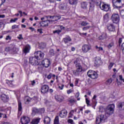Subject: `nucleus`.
I'll use <instances>...</instances> for the list:
<instances>
[{"label": "nucleus", "mask_w": 124, "mask_h": 124, "mask_svg": "<svg viewBox=\"0 0 124 124\" xmlns=\"http://www.w3.org/2000/svg\"><path fill=\"white\" fill-rule=\"evenodd\" d=\"M43 58H44V53L41 52L40 51H36L34 53V57H31L29 58L30 62H51V61L48 59L43 60Z\"/></svg>", "instance_id": "obj_1"}, {"label": "nucleus", "mask_w": 124, "mask_h": 124, "mask_svg": "<svg viewBox=\"0 0 124 124\" xmlns=\"http://www.w3.org/2000/svg\"><path fill=\"white\" fill-rule=\"evenodd\" d=\"M114 109H115V105L110 104L107 107L106 109L102 106L99 107V112L102 113L105 111V116L110 117L114 113Z\"/></svg>", "instance_id": "obj_2"}, {"label": "nucleus", "mask_w": 124, "mask_h": 124, "mask_svg": "<svg viewBox=\"0 0 124 124\" xmlns=\"http://www.w3.org/2000/svg\"><path fill=\"white\" fill-rule=\"evenodd\" d=\"M91 1L95 3L97 6H99L100 8L104 11H109V9H110V6L106 4L103 3L101 7V0H91Z\"/></svg>", "instance_id": "obj_3"}, {"label": "nucleus", "mask_w": 124, "mask_h": 124, "mask_svg": "<svg viewBox=\"0 0 124 124\" xmlns=\"http://www.w3.org/2000/svg\"><path fill=\"white\" fill-rule=\"evenodd\" d=\"M75 65L77 67V70L74 72L75 75H80V74H82V73H84V72L86 71V69L83 68V67H82V65H81V63L79 62H77L76 63Z\"/></svg>", "instance_id": "obj_4"}, {"label": "nucleus", "mask_w": 124, "mask_h": 124, "mask_svg": "<svg viewBox=\"0 0 124 124\" xmlns=\"http://www.w3.org/2000/svg\"><path fill=\"white\" fill-rule=\"evenodd\" d=\"M124 4V0H112V5L114 8H120Z\"/></svg>", "instance_id": "obj_5"}, {"label": "nucleus", "mask_w": 124, "mask_h": 124, "mask_svg": "<svg viewBox=\"0 0 124 124\" xmlns=\"http://www.w3.org/2000/svg\"><path fill=\"white\" fill-rule=\"evenodd\" d=\"M111 19L114 24H118L120 22V16L118 14H113L111 16Z\"/></svg>", "instance_id": "obj_6"}, {"label": "nucleus", "mask_w": 124, "mask_h": 124, "mask_svg": "<svg viewBox=\"0 0 124 124\" xmlns=\"http://www.w3.org/2000/svg\"><path fill=\"white\" fill-rule=\"evenodd\" d=\"M88 77L92 78V79H96L97 78V73L93 71L89 70L87 72Z\"/></svg>", "instance_id": "obj_7"}, {"label": "nucleus", "mask_w": 124, "mask_h": 124, "mask_svg": "<svg viewBox=\"0 0 124 124\" xmlns=\"http://www.w3.org/2000/svg\"><path fill=\"white\" fill-rule=\"evenodd\" d=\"M92 48V46L89 45H83L82 46V51L83 53H88Z\"/></svg>", "instance_id": "obj_8"}, {"label": "nucleus", "mask_w": 124, "mask_h": 124, "mask_svg": "<svg viewBox=\"0 0 124 124\" xmlns=\"http://www.w3.org/2000/svg\"><path fill=\"white\" fill-rule=\"evenodd\" d=\"M103 121H104V115L100 114L99 116H97L96 119V124H99L102 123Z\"/></svg>", "instance_id": "obj_9"}, {"label": "nucleus", "mask_w": 124, "mask_h": 124, "mask_svg": "<svg viewBox=\"0 0 124 124\" xmlns=\"http://www.w3.org/2000/svg\"><path fill=\"white\" fill-rule=\"evenodd\" d=\"M21 123L22 124H28L30 123V118L28 116H23L21 118Z\"/></svg>", "instance_id": "obj_10"}, {"label": "nucleus", "mask_w": 124, "mask_h": 124, "mask_svg": "<svg viewBox=\"0 0 124 124\" xmlns=\"http://www.w3.org/2000/svg\"><path fill=\"white\" fill-rule=\"evenodd\" d=\"M55 98L58 102H62V101L64 99V97L61 95H56Z\"/></svg>", "instance_id": "obj_11"}, {"label": "nucleus", "mask_w": 124, "mask_h": 124, "mask_svg": "<svg viewBox=\"0 0 124 124\" xmlns=\"http://www.w3.org/2000/svg\"><path fill=\"white\" fill-rule=\"evenodd\" d=\"M49 91V86L45 85L41 87V93H46Z\"/></svg>", "instance_id": "obj_12"}, {"label": "nucleus", "mask_w": 124, "mask_h": 124, "mask_svg": "<svg viewBox=\"0 0 124 124\" xmlns=\"http://www.w3.org/2000/svg\"><path fill=\"white\" fill-rule=\"evenodd\" d=\"M59 116L61 118H65L67 116V111L63 110L60 113Z\"/></svg>", "instance_id": "obj_13"}, {"label": "nucleus", "mask_w": 124, "mask_h": 124, "mask_svg": "<svg viewBox=\"0 0 124 124\" xmlns=\"http://www.w3.org/2000/svg\"><path fill=\"white\" fill-rule=\"evenodd\" d=\"M0 96L1 100L4 102H7L8 101V96L5 94H2Z\"/></svg>", "instance_id": "obj_14"}, {"label": "nucleus", "mask_w": 124, "mask_h": 124, "mask_svg": "<svg viewBox=\"0 0 124 124\" xmlns=\"http://www.w3.org/2000/svg\"><path fill=\"white\" fill-rule=\"evenodd\" d=\"M41 27H48L49 24H50V20H46L41 22Z\"/></svg>", "instance_id": "obj_15"}, {"label": "nucleus", "mask_w": 124, "mask_h": 124, "mask_svg": "<svg viewBox=\"0 0 124 124\" xmlns=\"http://www.w3.org/2000/svg\"><path fill=\"white\" fill-rule=\"evenodd\" d=\"M72 41V39L69 36H66V37L64 38L63 39V41L64 42V43H68V42H70Z\"/></svg>", "instance_id": "obj_16"}, {"label": "nucleus", "mask_w": 124, "mask_h": 124, "mask_svg": "<svg viewBox=\"0 0 124 124\" xmlns=\"http://www.w3.org/2000/svg\"><path fill=\"white\" fill-rule=\"evenodd\" d=\"M30 49H31V46L28 45L26 46L25 48L23 49V52L25 54H27V53H30Z\"/></svg>", "instance_id": "obj_17"}, {"label": "nucleus", "mask_w": 124, "mask_h": 124, "mask_svg": "<svg viewBox=\"0 0 124 124\" xmlns=\"http://www.w3.org/2000/svg\"><path fill=\"white\" fill-rule=\"evenodd\" d=\"M108 30L109 31H115V26L113 24H109L108 26Z\"/></svg>", "instance_id": "obj_18"}, {"label": "nucleus", "mask_w": 124, "mask_h": 124, "mask_svg": "<svg viewBox=\"0 0 124 124\" xmlns=\"http://www.w3.org/2000/svg\"><path fill=\"white\" fill-rule=\"evenodd\" d=\"M106 37H107V34L106 33H103L102 35L99 36L98 39L99 40H103V39H106Z\"/></svg>", "instance_id": "obj_19"}, {"label": "nucleus", "mask_w": 124, "mask_h": 124, "mask_svg": "<svg viewBox=\"0 0 124 124\" xmlns=\"http://www.w3.org/2000/svg\"><path fill=\"white\" fill-rule=\"evenodd\" d=\"M68 102L71 104H74L76 102V100L74 98H72V96H71L70 98H69L67 99Z\"/></svg>", "instance_id": "obj_20"}, {"label": "nucleus", "mask_w": 124, "mask_h": 124, "mask_svg": "<svg viewBox=\"0 0 124 124\" xmlns=\"http://www.w3.org/2000/svg\"><path fill=\"white\" fill-rule=\"evenodd\" d=\"M44 122L45 124H50L51 122V119L48 117H46L44 120Z\"/></svg>", "instance_id": "obj_21"}, {"label": "nucleus", "mask_w": 124, "mask_h": 124, "mask_svg": "<svg viewBox=\"0 0 124 124\" xmlns=\"http://www.w3.org/2000/svg\"><path fill=\"white\" fill-rule=\"evenodd\" d=\"M18 112H22V110H23V107L22 106V103L20 101H18Z\"/></svg>", "instance_id": "obj_22"}, {"label": "nucleus", "mask_w": 124, "mask_h": 124, "mask_svg": "<svg viewBox=\"0 0 124 124\" xmlns=\"http://www.w3.org/2000/svg\"><path fill=\"white\" fill-rule=\"evenodd\" d=\"M43 65V66H45V67H49V66L50 65V63H47V62H46V63H43V62H41V63H37V65Z\"/></svg>", "instance_id": "obj_23"}, {"label": "nucleus", "mask_w": 124, "mask_h": 124, "mask_svg": "<svg viewBox=\"0 0 124 124\" xmlns=\"http://www.w3.org/2000/svg\"><path fill=\"white\" fill-rule=\"evenodd\" d=\"M118 108L120 110H124V102L119 103L118 105Z\"/></svg>", "instance_id": "obj_24"}, {"label": "nucleus", "mask_w": 124, "mask_h": 124, "mask_svg": "<svg viewBox=\"0 0 124 124\" xmlns=\"http://www.w3.org/2000/svg\"><path fill=\"white\" fill-rule=\"evenodd\" d=\"M40 121V118H38L33 119L31 122L32 124H38Z\"/></svg>", "instance_id": "obj_25"}, {"label": "nucleus", "mask_w": 124, "mask_h": 124, "mask_svg": "<svg viewBox=\"0 0 124 124\" xmlns=\"http://www.w3.org/2000/svg\"><path fill=\"white\" fill-rule=\"evenodd\" d=\"M87 5H88V4H87V2L86 1H83L81 3V7L83 9L87 8Z\"/></svg>", "instance_id": "obj_26"}, {"label": "nucleus", "mask_w": 124, "mask_h": 124, "mask_svg": "<svg viewBox=\"0 0 124 124\" xmlns=\"http://www.w3.org/2000/svg\"><path fill=\"white\" fill-rule=\"evenodd\" d=\"M39 47L40 49H44L46 47V44L44 43H41L39 44Z\"/></svg>", "instance_id": "obj_27"}, {"label": "nucleus", "mask_w": 124, "mask_h": 124, "mask_svg": "<svg viewBox=\"0 0 124 124\" xmlns=\"http://www.w3.org/2000/svg\"><path fill=\"white\" fill-rule=\"evenodd\" d=\"M32 114H36L39 113V109L36 108H32Z\"/></svg>", "instance_id": "obj_28"}, {"label": "nucleus", "mask_w": 124, "mask_h": 124, "mask_svg": "<svg viewBox=\"0 0 124 124\" xmlns=\"http://www.w3.org/2000/svg\"><path fill=\"white\" fill-rule=\"evenodd\" d=\"M69 2L70 4L74 5L75 4H77L78 1L77 0H69Z\"/></svg>", "instance_id": "obj_29"}, {"label": "nucleus", "mask_w": 124, "mask_h": 124, "mask_svg": "<svg viewBox=\"0 0 124 124\" xmlns=\"http://www.w3.org/2000/svg\"><path fill=\"white\" fill-rule=\"evenodd\" d=\"M18 51H19V48L16 47V46H14L12 49V51L14 54H17Z\"/></svg>", "instance_id": "obj_30"}, {"label": "nucleus", "mask_w": 124, "mask_h": 124, "mask_svg": "<svg viewBox=\"0 0 124 124\" xmlns=\"http://www.w3.org/2000/svg\"><path fill=\"white\" fill-rule=\"evenodd\" d=\"M90 24L88 23L87 21H81L80 25L82 27H86V26H88Z\"/></svg>", "instance_id": "obj_31"}, {"label": "nucleus", "mask_w": 124, "mask_h": 124, "mask_svg": "<svg viewBox=\"0 0 124 124\" xmlns=\"http://www.w3.org/2000/svg\"><path fill=\"white\" fill-rule=\"evenodd\" d=\"M90 8L89 10L90 11H93L94 9V4H93V3L90 2Z\"/></svg>", "instance_id": "obj_32"}, {"label": "nucleus", "mask_w": 124, "mask_h": 124, "mask_svg": "<svg viewBox=\"0 0 124 124\" xmlns=\"http://www.w3.org/2000/svg\"><path fill=\"white\" fill-rule=\"evenodd\" d=\"M53 19L55 21H58V20H60L61 19V16H53Z\"/></svg>", "instance_id": "obj_33"}, {"label": "nucleus", "mask_w": 124, "mask_h": 124, "mask_svg": "<svg viewBox=\"0 0 124 124\" xmlns=\"http://www.w3.org/2000/svg\"><path fill=\"white\" fill-rule=\"evenodd\" d=\"M97 96L96 95H94V96L93 97L92 101L93 102V105L95 106L96 105V101H95V98H96Z\"/></svg>", "instance_id": "obj_34"}, {"label": "nucleus", "mask_w": 124, "mask_h": 124, "mask_svg": "<svg viewBox=\"0 0 124 124\" xmlns=\"http://www.w3.org/2000/svg\"><path fill=\"white\" fill-rule=\"evenodd\" d=\"M54 124H60L59 122V116H56L54 119Z\"/></svg>", "instance_id": "obj_35"}, {"label": "nucleus", "mask_w": 124, "mask_h": 124, "mask_svg": "<svg viewBox=\"0 0 124 124\" xmlns=\"http://www.w3.org/2000/svg\"><path fill=\"white\" fill-rule=\"evenodd\" d=\"M112 81V79H109L106 82V84L107 85V86H109V85H111Z\"/></svg>", "instance_id": "obj_36"}, {"label": "nucleus", "mask_w": 124, "mask_h": 124, "mask_svg": "<svg viewBox=\"0 0 124 124\" xmlns=\"http://www.w3.org/2000/svg\"><path fill=\"white\" fill-rule=\"evenodd\" d=\"M6 83L8 84V85H9L10 87H14V84H13V83H12V81H7Z\"/></svg>", "instance_id": "obj_37"}, {"label": "nucleus", "mask_w": 124, "mask_h": 124, "mask_svg": "<svg viewBox=\"0 0 124 124\" xmlns=\"http://www.w3.org/2000/svg\"><path fill=\"white\" fill-rule=\"evenodd\" d=\"M49 55L51 56H55V52L54 51V49H51L49 50Z\"/></svg>", "instance_id": "obj_38"}, {"label": "nucleus", "mask_w": 124, "mask_h": 124, "mask_svg": "<svg viewBox=\"0 0 124 124\" xmlns=\"http://www.w3.org/2000/svg\"><path fill=\"white\" fill-rule=\"evenodd\" d=\"M114 46V43L112 42L110 43L108 46V49H110L111 48H112V47Z\"/></svg>", "instance_id": "obj_39"}, {"label": "nucleus", "mask_w": 124, "mask_h": 124, "mask_svg": "<svg viewBox=\"0 0 124 124\" xmlns=\"http://www.w3.org/2000/svg\"><path fill=\"white\" fill-rule=\"evenodd\" d=\"M79 95L80 93H79V92H78L76 93L75 97L77 98V100H80V98H78Z\"/></svg>", "instance_id": "obj_40"}, {"label": "nucleus", "mask_w": 124, "mask_h": 124, "mask_svg": "<svg viewBox=\"0 0 124 124\" xmlns=\"http://www.w3.org/2000/svg\"><path fill=\"white\" fill-rule=\"evenodd\" d=\"M12 49L10 47V46H8V47H6L5 48V51L6 52H10V51H11Z\"/></svg>", "instance_id": "obj_41"}, {"label": "nucleus", "mask_w": 124, "mask_h": 124, "mask_svg": "<svg viewBox=\"0 0 124 124\" xmlns=\"http://www.w3.org/2000/svg\"><path fill=\"white\" fill-rule=\"evenodd\" d=\"M62 32V30H55L53 31V33H57L58 34H60Z\"/></svg>", "instance_id": "obj_42"}, {"label": "nucleus", "mask_w": 124, "mask_h": 124, "mask_svg": "<svg viewBox=\"0 0 124 124\" xmlns=\"http://www.w3.org/2000/svg\"><path fill=\"white\" fill-rule=\"evenodd\" d=\"M119 80L124 83V78L123 77V75L119 76Z\"/></svg>", "instance_id": "obj_43"}, {"label": "nucleus", "mask_w": 124, "mask_h": 124, "mask_svg": "<svg viewBox=\"0 0 124 124\" xmlns=\"http://www.w3.org/2000/svg\"><path fill=\"white\" fill-rule=\"evenodd\" d=\"M104 20H108V19H109V15H108V14H106L104 16Z\"/></svg>", "instance_id": "obj_44"}, {"label": "nucleus", "mask_w": 124, "mask_h": 124, "mask_svg": "<svg viewBox=\"0 0 124 124\" xmlns=\"http://www.w3.org/2000/svg\"><path fill=\"white\" fill-rule=\"evenodd\" d=\"M73 113H74V110L71 111L69 114V118H72L73 117Z\"/></svg>", "instance_id": "obj_45"}, {"label": "nucleus", "mask_w": 124, "mask_h": 124, "mask_svg": "<svg viewBox=\"0 0 124 124\" xmlns=\"http://www.w3.org/2000/svg\"><path fill=\"white\" fill-rule=\"evenodd\" d=\"M85 100H86V104L87 105V106H91V105H90V100H89V99L86 98L85 99Z\"/></svg>", "instance_id": "obj_46"}, {"label": "nucleus", "mask_w": 124, "mask_h": 124, "mask_svg": "<svg viewBox=\"0 0 124 124\" xmlns=\"http://www.w3.org/2000/svg\"><path fill=\"white\" fill-rule=\"evenodd\" d=\"M39 113L42 114L43 113H44L45 112V109L44 108H41L39 109Z\"/></svg>", "instance_id": "obj_47"}, {"label": "nucleus", "mask_w": 124, "mask_h": 124, "mask_svg": "<svg viewBox=\"0 0 124 124\" xmlns=\"http://www.w3.org/2000/svg\"><path fill=\"white\" fill-rule=\"evenodd\" d=\"M90 28H91V26H87L85 27H83L82 28V30L83 31H87V30H89V29H90Z\"/></svg>", "instance_id": "obj_48"}, {"label": "nucleus", "mask_w": 124, "mask_h": 124, "mask_svg": "<svg viewBox=\"0 0 124 124\" xmlns=\"http://www.w3.org/2000/svg\"><path fill=\"white\" fill-rule=\"evenodd\" d=\"M17 20H18L17 18H15L14 19H12L10 20V23H15V22H16V21H17Z\"/></svg>", "instance_id": "obj_49"}, {"label": "nucleus", "mask_w": 124, "mask_h": 124, "mask_svg": "<svg viewBox=\"0 0 124 124\" xmlns=\"http://www.w3.org/2000/svg\"><path fill=\"white\" fill-rule=\"evenodd\" d=\"M120 15L122 17H124V10H122L120 11Z\"/></svg>", "instance_id": "obj_50"}, {"label": "nucleus", "mask_w": 124, "mask_h": 124, "mask_svg": "<svg viewBox=\"0 0 124 124\" xmlns=\"http://www.w3.org/2000/svg\"><path fill=\"white\" fill-rule=\"evenodd\" d=\"M82 62V60L80 58H76L75 62Z\"/></svg>", "instance_id": "obj_51"}, {"label": "nucleus", "mask_w": 124, "mask_h": 124, "mask_svg": "<svg viewBox=\"0 0 124 124\" xmlns=\"http://www.w3.org/2000/svg\"><path fill=\"white\" fill-rule=\"evenodd\" d=\"M94 66H95V67H99V66H100V64L97 62L94 63Z\"/></svg>", "instance_id": "obj_52"}, {"label": "nucleus", "mask_w": 124, "mask_h": 124, "mask_svg": "<svg viewBox=\"0 0 124 124\" xmlns=\"http://www.w3.org/2000/svg\"><path fill=\"white\" fill-rule=\"evenodd\" d=\"M68 123H69V124H74V122H73V120L72 119L68 120Z\"/></svg>", "instance_id": "obj_53"}, {"label": "nucleus", "mask_w": 124, "mask_h": 124, "mask_svg": "<svg viewBox=\"0 0 124 124\" xmlns=\"http://www.w3.org/2000/svg\"><path fill=\"white\" fill-rule=\"evenodd\" d=\"M78 83H79V79L76 78V81L75 82V85L77 86Z\"/></svg>", "instance_id": "obj_54"}, {"label": "nucleus", "mask_w": 124, "mask_h": 124, "mask_svg": "<svg viewBox=\"0 0 124 124\" xmlns=\"http://www.w3.org/2000/svg\"><path fill=\"white\" fill-rule=\"evenodd\" d=\"M73 93V90L70 89L67 91V93H68V94H69V93Z\"/></svg>", "instance_id": "obj_55"}, {"label": "nucleus", "mask_w": 124, "mask_h": 124, "mask_svg": "<svg viewBox=\"0 0 124 124\" xmlns=\"http://www.w3.org/2000/svg\"><path fill=\"white\" fill-rule=\"evenodd\" d=\"M113 65H114V63H110L109 64V65L108 66V69L110 70L111 68H112Z\"/></svg>", "instance_id": "obj_56"}, {"label": "nucleus", "mask_w": 124, "mask_h": 124, "mask_svg": "<svg viewBox=\"0 0 124 124\" xmlns=\"http://www.w3.org/2000/svg\"><path fill=\"white\" fill-rule=\"evenodd\" d=\"M116 82H117V84L118 86H120V85H121L122 84V82H121L120 81H119V79L117 78L116 79Z\"/></svg>", "instance_id": "obj_57"}, {"label": "nucleus", "mask_w": 124, "mask_h": 124, "mask_svg": "<svg viewBox=\"0 0 124 124\" xmlns=\"http://www.w3.org/2000/svg\"><path fill=\"white\" fill-rule=\"evenodd\" d=\"M18 26H17V25H13V26H12V29H13V30H14V29H18Z\"/></svg>", "instance_id": "obj_58"}, {"label": "nucleus", "mask_w": 124, "mask_h": 124, "mask_svg": "<svg viewBox=\"0 0 124 124\" xmlns=\"http://www.w3.org/2000/svg\"><path fill=\"white\" fill-rule=\"evenodd\" d=\"M47 79H51L52 78V74H50L47 77Z\"/></svg>", "instance_id": "obj_59"}, {"label": "nucleus", "mask_w": 124, "mask_h": 124, "mask_svg": "<svg viewBox=\"0 0 124 124\" xmlns=\"http://www.w3.org/2000/svg\"><path fill=\"white\" fill-rule=\"evenodd\" d=\"M10 39H11V37H10V36H7L6 38V40H10Z\"/></svg>", "instance_id": "obj_60"}, {"label": "nucleus", "mask_w": 124, "mask_h": 124, "mask_svg": "<svg viewBox=\"0 0 124 124\" xmlns=\"http://www.w3.org/2000/svg\"><path fill=\"white\" fill-rule=\"evenodd\" d=\"M17 38L20 40L23 39V37L22 36V34H19Z\"/></svg>", "instance_id": "obj_61"}, {"label": "nucleus", "mask_w": 124, "mask_h": 124, "mask_svg": "<svg viewBox=\"0 0 124 124\" xmlns=\"http://www.w3.org/2000/svg\"><path fill=\"white\" fill-rule=\"evenodd\" d=\"M84 113H85V114H89V113H91V110H85L84 111Z\"/></svg>", "instance_id": "obj_62"}, {"label": "nucleus", "mask_w": 124, "mask_h": 124, "mask_svg": "<svg viewBox=\"0 0 124 124\" xmlns=\"http://www.w3.org/2000/svg\"><path fill=\"white\" fill-rule=\"evenodd\" d=\"M122 38H120L119 40V45H121V44H122Z\"/></svg>", "instance_id": "obj_63"}, {"label": "nucleus", "mask_w": 124, "mask_h": 124, "mask_svg": "<svg viewBox=\"0 0 124 124\" xmlns=\"http://www.w3.org/2000/svg\"><path fill=\"white\" fill-rule=\"evenodd\" d=\"M95 62H100V58H96L95 60Z\"/></svg>", "instance_id": "obj_64"}]
</instances>
